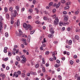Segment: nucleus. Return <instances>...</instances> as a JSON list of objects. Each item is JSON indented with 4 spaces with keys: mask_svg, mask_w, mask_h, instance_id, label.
<instances>
[{
    "mask_svg": "<svg viewBox=\"0 0 80 80\" xmlns=\"http://www.w3.org/2000/svg\"><path fill=\"white\" fill-rule=\"evenodd\" d=\"M28 29H29V30H32V29H33V27L32 26H31V25L30 24H28V27L27 28H25V29L26 30H27Z\"/></svg>",
    "mask_w": 80,
    "mask_h": 80,
    "instance_id": "obj_1",
    "label": "nucleus"
},
{
    "mask_svg": "<svg viewBox=\"0 0 80 80\" xmlns=\"http://www.w3.org/2000/svg\"><path fill=\"white\" fill-rule=\"evenodd\" d=\"M59 22V19H58V18L56 17L55 18V20L54 21V23L55 25H58Z\"/></svg>",
    "mask_w": 80,
    "mask_h": 80,
    "instance_id": "obj_2",
    "label": "nucleus"
},
{
    "mask_svg": "<svg viewBox=\"0 0 80 80\" xmlns=\"http://www.w3.org/2000/svg\"><path fill=\"white\" fill-rule=\"evenodd\" d=\"M68 20V17L67 16L65 15L64 16V21L67 22Z\"/></svg>",
    "mask_w": 80,
    "mask_h": 80,
    "instance_id": "obj_3",
    "label": "nucleus"
},
{
    "mask_svg": "<svg viewBox=\"0 0 80 80\" xmlns=\"http://www.w3.org/2000/svg\"><path fill=\"white\" fill-rule=\"evenodd\" d=\"M50 32H51V33H55V31H53V27H52L50 28Z\"/></svg>",
    "mask_w": 80,
    "mask_h": 80,
    "instance_id": "obj_4",
    "label": "nucleus"
},
{
    "mask_svg": "<svg viewBox=\"0 0 80 80\" xmlns=\"http://www.w3.org/2000/svg\"><path fill=\"white\" fill-rule=\"evenodd\" d=\"M7 50H8V48L5 47L4 48V53H7Z\"/></svg>",
    "mask_w": 80,
    "mask_h": 80,
    "instance_id": "obj_5",
    "label": "nucleus"
},
{
    "mask_svg": "<svg viewBox=\"0 0 80 80\" xmlns=\"http://www.w3.org/2000/svg\"><path fill=\"white\" fill-rule=\"evenodd\" d=\"M22 61L21 62L22 63H24V62H26L27 61V60L26 59V58H23L22 60Z\"/></svg>",
    "mask_w": 80,
    "mask_h": 80,
    "instance_id": "obj_6",
    "label": "nucleus"
},
{
    "mask_svg": "<svg viewBox=\"0 0 80 80\" xmlns=\"http://www.w3.org/2000/svg\"><path fill=\"white\" fill-rule=\"evenodd\" d=\"M6 17L7 19H9L10 18V14L8 13H7L6 14Z\"/></svg>",
    "mask_w": 80,
    "mask_h": 80,
    "instance_id": "obj_7",
    "label": "nucleus"
},
{
    "mask_svg": "<svg viewBox=\"0 0 80 80\" xmlns=\"http://www.w3.org/2000/svg\"><path fill=\"white\" fill-rule=\"evenodd\" d=\"M15 24L17 25L18 26L20 25V21L19 20H17V23H15Z\"/></svg>",
    "mask_w": 80,
    "mask_h": 80,
    "instance_id": "obj_8",
    "label": "nucleus"
},
{
    "mask_svg": "<svg viewBox=\"0 0 80 80\" xmlns=\"http://www.w3.org/2000/svg\"><path fill=\"white\" fill-rule=\"evenodd\" d=\"M28 27V25H27V24L26 23H24L23 24V27H24V28H27V27Z\"/></svg>",
    "mask_w": 80,
    "mask_h": 80,
    "instance_id": "obj_9",
    "label": "nucleus"
},
{
    "mask_svg": "<svg viewBox=\"0 0 80 80\" xmlns=\"http://www.w3.org/2000/svg\"><path fill=\"white\" fill-rule=\"evenodd\" d=\"M3 20H4V19H3V18L2 16H0V22L1 23H2V21H3Z\"/></svg>",
    "mask_w": 80,
    "mask_h": 80,
    "instance_id": "obj_10",
    "label": "nucleus"
},
{
    "mask_svg": "<svg viewBox=\"0 0 80 80\" xmlns=\"http://www.w3.org/2000/svg\"><path fill=\"white\" fill-rule=\"evenodd\" d=\"M53 33H52L51 34H49L48 37L49 38H53Z\"/></svg>",
    "mask_w": 80,
    "mask_h": 80,
    "instance_id": "obj_11",
    "label": "nucleus"
},
{
    "mask_svg": "<svg viewBox=\"0 0 80 80\" xmlns=\"http://www.w3.org/2000/svg\"><path fill=\"white\" fill-rule=\"evenodd\" d=\"M2 25H0V32H2V29H3Z\"/></svg>",
    "mask_w": 80,
    "mask_h": 80,
    "instance_id": "obj_12",
    "label": "nucleus"
},
{
    "mask_svg": "<svg viewBox=\"0 0 80 80\" xmlns=\"http://www.w3.org/2000/svg\"><path fill=\"white\" fill-rule=\"evenodd\" d=\"M35 11H36V13L37 14H38V12H39V10H38V8H35Z\"/></svg>",
    "mask_w": 80,
    "mask_h": 80,
    "instance_id": "obj_13",
    "label": "nucleus"
},
{
    "mask_svg": "<svg viewBox=\"0 0 80 80\" xmlns=\"http://www.w3.org/2000/svg\"><path fill=\"white\" fill-rule=\"evenodd\" d=\"M59 66H60V64H56L54 65V66L56 68H58V67H59Z\"/></svg>",
    "mask_w": 80,
    "mask_h": 80,
    "instance_id": "obj_14",
    "label": "nucleus"
},
{
    "mask_svg": "<svg viewBox=\"0 0 80 80\" xmlns=\"http://www.w3.org/2000/svg\"><path fill=\"white\" fill-rule=\"evenodd\" d=\"M11 15L12 17H16V16H17V15H16V14L13 13H12L11 14Z\"/></svg>",
    "mask_w": 80,
    "mask_h": 80,
    "instance_id": "obj_15",
    "label": "nucleus"
},
{
    "mask_svg": "<svg viewBox=\"0 0 80 80\" xmlns=\"http://www.w3.org/2000/svg\"><path fill=\"white\" fill-rule=\"evenodd\" d=\"M16 59L17 60V61H18V62H20V58L18 56L16 57Z\"/></svg>",
    "mask_w": 80,
    "mask_h": 80,
    "instance_id": "obj_16",
    "label": "nucleus"
},
{
    "mask_svg": "<svg viewBox=\"0 0 80 80\" xmlns=\"http://www.w3.org/2000/svg\"><path fill=\"white\" fill-rule=\"evenodd\" d=\"M60 2H58V4H57V6L56 7V8H59V7H60Z\"/></svg>",
    "mask_w": 80,
    "mask_h": 80,
    "instance_id": "obj_17",
    "label": "nucleus"
},
{
    "mask_svg": "<svg viewBox=\"0 0 80 80\" xmlns=\"http://www.w3.org/2000/svg\"><path fill=\"white\" fill-rule=\"evenodd\" d=\"M35 30H33V31L31 30H30V32H31L30 34L31 35H32L34 32H35Z\"/></svg>",
    "mask_w": 80,
    "mask_h": 80,
    "instance_id": "obj_18",
    "label": "nucleus"
},
{
    "mask_svg": "<svg viewBox=\"0 0 80 80\" xmlns=\"http://www.w3.org/2000/svg\"><path fill=\"white\" fill-rule=\"evenodd\" d=\"M72 40H70L69 41L68 44L69 45H72Z\"/></svg>",
    "mask_w": 80,
    "mask_h": 80,
    "instance_id": "obj_19",
    "label": "nucleus"
},
{
    "mask_svg": "<svg viewBox=\"0 0 80 80\" xmlns=\"http://www.w3.org/2000/svg\"><path fill=\"white\" fill-rule=\"evenodd\" d=\"M30 36H28V42H30Z\"/></svg>",
    "mask_w": 80,
    "mask_h": 80,
    "instance_id": "obj_20",
    "label": "nucleus"
},
{
    "mask_svg": "<svg viewBox=\"0 0 80 80\" xmlns=\"http://www.w3.org/2000/svg\"><path fill=\"white\" fill-rule=\"evenodd\" d=\"M4 11L5 12H8V8L6 7L4 8Z\"/></svg>",
    "mask_w": 80,
    "mask_h": 80,
    "instance_id": "obj_21",
    "label": "nucleus"
},
{
    "mask_svg": "<svg viewBox=\"0 0 80 80\" xmlns=\"http://www.w3.org/2000/svg\"><path fill=\"white\" fill-rule=\"evenodd\" d=\"M19 34H20V35H22V34H23V32H22V30H19Z\"/></svg>",
    "mask_w": 80,
    "mask_h": 80,
    "instance_id": "obj_22",
    "label": "nucleus"
},
{
    "mask_svg": "<svg viewBox=\"0 0 80 80\" xmlns=\"http://www.w3.org/2000/svg\"><path fill=\"white\" fill-rule=\"evenodd\" d=\"M8 55L9 57H11L12 56V53L10 51L8 52Z\"/></svg>",
    "mask_w": 80,
    "mask_h": 80,
    "instance_id": "obj_23",
    "label": "nucleus"
},
{
    "mask_svg": "<svg viewBox=\"0 0 80 80\" xmlns=\"http://www.w3.org/2000/svg\"><path fill=\"white\" fill-rule=\"evenodd\" d=\"M61 3H63V4L65 3L66 2L64 0H61Z\"/></svg>",
    "mask_w": 80,
    "mask_h": 80,
    "instance_id": "obj_24",
    "label": "nucleus"
},
{
    "mask_svg": "<svg viewBox=\"0 0 80 80\" xmlns=\"http://www.w3.org/2000/svg\"><path fill=\"white\" fill-rule=\"evenodd\" d=\"M71 4V2H68L66 3V5H68H68H70Z\"/></svg>",
    "mask_w": 80,
    "mask_h": 80,
    "instance_id": "obj_25",
    "label": "nucleus"
},
{
    "mask_svg": "<svg viewBox=\"0 0 80 80\" xmlns=\"http://www.w3.org/2000/svg\"><path fill=\"white\" fill-rule=\"evenodd\" d=\"M42 63L43 64H45V58H42Z\"/></svg>",
    "mask_w": 80,
    "mask_h": 80,
    "instance_id": "obj_26",
    "label": "nucleus"
},
{
    "mask_svg": "<svg viewBox=\"0 0 80 80\" xmlns=\"http://www.w3.org/2000/svg\"><path fill=\"white\" fill-rule=\"evenodd\" d=\"M75 37L76 39H77V40H79V36H75Z\"/></svg>",
    "mask_w": 80,
    "mask_h": 80,
    "instance_id": "obj_27",
    "label": "nucleus"
},
{
    "mask_svg": "<svg viewBox=\"0 0 80 80\" xmlns=\"http://www.w3.org/2000/svg\"><path fill=\"white\" fill-rule=\"evenodd\" d=\"M58 78L59 80H62V76L60 75L58 76Z\"/></svg>",
    "mask_w": 80,
    "mask_h": 80,
    "instance_id": "obj_28",
    "label": "nucleus"
},
{
    "mask_svg": "<svg viewBox=\"0 0 80 80\" xmlns=\"http://www.w3.org/2000/svg\"><path fill=\"white\" fill-rule=\"evenodd\" d=\"M46 40V39H45V38H44V39H43V41H42V43H44L45 42H47V41L46 40Z\"/></svg>",
    "mask_w": 80,
    "mask_h": 80,
    "instance_id": "obj_29",
    "label": "nucleus"
},
{
    "mask_svg": "<svg viewBox=\"0 0 80 80\" xmlns=\"http://www.w3.org/2000/svg\"><path fill=\"white\" fill-rule=\"evenodd\" d=\"M17 73V72H15L13 74V75L12 76L13 77H15Z\"/></svg>",
    "mask_w": 80,
    "mask_h": 80,
    "instance_id": "obj_30",
    "label": "nucleus"
},
{
    "mask_svg": "<svg viewBox=\"0 0 80 80\" xmlns=\"http://www.w3.org/2000/svg\"><path fill=\"white\" fill-rule=\"evenodd\" d=\"M5 36L6 37H8V32H6V33H5Z\"/></svg>",
    "mask_w": 80,
    "mask_h": 80,
    "instance_id": "obj_31",
    "label": "nucleus"
},
{
    "mask_svg": "<svg viewBox=\"0 0 80 80\" xmlns=\"http://www.w3.org/2000/svg\"><path fill=\"white\" fill-rule=\"evenodd\" d=\"M22 77H25V74L24 73H22Z\"/></svg>",
    "mask_w": 80,
    "mask_h": 80,
    "instance_id": "obj_32",
    "label": "nucleus"
},
{
    "mask_svg": "<svg viewBox=\"0 0 80 80\" xmlns=\"http://www.w3.org/2000/svg\"><path fill=\"white\" fill-rule=\"evenodd\" d=\"M35 23L37 24H40V21H35Z\"/></svg>",
    "mask_w": 80,
    "mask_h": 80,
    "instance_id": "obj_33",
    "label": "nucleus"
},
{
    "mask_svg": "<svg viewBox=\"0 0 80 80\" xmlns=\"http://www.w3.org/2000/svg\"><path fill=\"white\" fill-rule=\"evenodd\" d=\"M22 41H23V42H24V43L25 42H27V39L25 38H23L22 39Z\"/></svg>",
    "mask_w": 80,
    "mask_h": 80,
    "instance_id": "obj_34",
    "label": "nucleus"
},
{
    "mask_svg": "<svg viewBox=\"0 0 80 80\" xmlns=\"http://www.w3.org/2000/svg\"><path fill=\"white\" fill-rule=\"evenodd\" d=\"M70 8V6H68L65 7V9L66 10H67V9H68V8Z\"/></svg>",
    "mask_w": 80,
    "mask_h": 80,
    "instance_id": "obj_35",
    "label": "nucleus"
},
{
    "mask_svg": "<svg viewBox=\"0 0 80 80\" xmlns=\"http://www.w3.org/2000/svg\"><path fill=\"white\" fill-rule=\"evenodd\" d=\"M43 19L44 20H47L48 18L46 17H43Z\"/></svg>",
    "mask_w": 80,
    "mask_h": 80,
    "instance_id": "obj_36",
    "label": "nucleus"
},
{
    "mask_svg": "<svg viewBox=\"0 0 80 80\" xmlns=\"http://www.w3.org/2000/svg\"><path fill=\"white\" fill-rule=\"evenodd\" d=\"M52 4H53V2H50L49 4V7H51V6H52Z\"/></svg>",
    "mask_w": 80,
    "mask_h": 80,
    "instance_id": "obj_37",
    "label": "nucleus"
},
{
    "mask_svg": "<svg viewBox=\"0 0 80 80\" xmlns=\"http://www.w3.org/2000/svg\"><path fill=\"white\" fill-rule=\"evenodd\" d=\"M45 67H43L42 68V72H45Z\"/></svg>",
    "mask_w": 80,
    "mask_h": 80,
    "instance_id": "obj_38",
    "label": "nucleus"
},
{
    "mask_svg": "<svg viewBox=\"0 0 80 80\" xmlns=\"http://www.w3.org/2000/svg\"><path fill=\"white\" fill-rule=\"evenodd\" d=\"M5 78V75L4 74L2 76V80H3Z\"/></svg>",
    "mask_w": 80,
    "mask_h": 80,
    "instance_id": "obj_39",
    "label": "nucleus"
},
{
    "mask_svg": "<svg viewBox=\"0 0 80 80\" xmlns=\"http://www.w3.org/2000/svg\"><path fill=\"white\" fill-rule=\"evenodd\" d=\"M49 53H50L49 51H47L45 52V55H48V54H49Z\"/></svg>",
    "mask_w": 80,
    "mask_h": 80,
    "instance_id": "obj_40",
    "label": "nucleus"
},
{
    "mask_svg": "<svg viewBox=\"0 0 80 80\" xmlns=\"http://www.w3.org/2000/svg\"><path fill=\"white\" fill-rule=\"evenodd\" d=\"M70 62L71 65H73V61L72 60L70 61Z\"/></svg>",
    "mask_w": 80,
    "mask_h": 80,
    "instance_id": "obj_41",
    "label": "nucleus"
},
{
    "mask_svg": "<svg viewBox=\"0 0 80 80\" xmlns=\"http://www.w3.org/2000/svg\"><path fill=\"white\" fill-rule=\"evenodd\" d=\"M56 63H60V61L59 60L57 59L56 60Z\"/></svg>",
    "mask_w": 80,
    "mask_h": 80,
    "instance_id": "obj_42",
    "label": "nucleus"
},
{
    "mask_svg": "<svg viewBox=\"0 0 80 80\" xmlns=\"http://www.w3.org/2000/svg\"><path fill=\"white\" fill-rule=\"evenodd\" d=\"M17 73L18 75H20V74H21V71H18L17 72Z\"/></svg>",
    "mask_w": 80,
    "mask_h": 80,
    "instance_id": "obj_43",
    "label": "nucleus"
},
{
    "mask_svg": "<svg viewBox=\"0 0 80 80\" xmlns=\"http://www.w3.org/2000/svg\"><path fill=\"white\" fill-rule=\"evenodd\" d=\"M39 67V65L38 64H36L35 65V67L36 68H38Z\"/></svg>",
    "mask_w": 80,
    "mask_h": 80,
    "instance_id": "obj_44",
    "label": "nucleus"
},
{
    "mask_svg": "<svg viewBox=\"0 0 80 80\" xmlns=\"http://www.w3.org/2000/svg\"><path fill=\"white\" fill-rule=\"evenodd\" d=\"M8 60V58H5L4 59V61H7Z\"/></svg>",
    "mask_w": 80,
    "mask_h": 80,
    "instance_id": "obj_45",
    "label": "nucleus"
},
{
    "mask_svg": "<svg viewBox=\"0 0 80 80\" xmlns=\"http://www.w3.org/2000/svg\"><path fill=\"white\" fill-rule=\"evenodd\" d=\"M15 8H16V10H19V6H16L15 7Z\"/></svg>",
    "mask_w": 80,
    "mask_h": 80,
    "instance_id": "obj_46",
    "label": "nucleus"
},
{
    "mask_svg": "<svg viewBox=\"0 0 80 80\" xmlns=\"http://www.w3.org/2000/svg\"><path fill=\"white\" fill-rule=\"evenodd\" d=\"M55 12H56V9H54L52 10V12L54 13H55Z\"/></svg>",
    "mask_w": 80,
    "mask_h": 80,
    "instance_id": "obj_47",
    "label": "nucleus"
},
{
    "mask_svg": "<svg viewBox=\"0 0 80 80\" xmlns=\"http://www.w3.org/2000/svg\"><path fill=\"white\" fill-rule=\"evenodd\" d=\"M2 68H5V65L4 64H3L2 65Z\"/></svg>",
    "mask_w": 80,
    "mask_h": 80,
    "instance_id": "obj_48",
    "label": "nucleus"
},
{
    "mask_svg": "<svg viewBox=\"0 0 80 80\" xmlns=\"http://www.w3.org/2000/svg\"><path fill=\"white\" fill-rule=\"evenodd\" d=\"M62 13L63 14H65V15L67 14V12L66 11H63Z\"/></svg>",
    "mask_w": 80,
    "mask_h": 80,
    "instance_id": "obj_49",
    "label": "nucleus"
},
{
    "mask_svg": "<svg viewBox=\"0 0 80 80\" xmlns=\"http://www.w3.org/2000/svg\"><path fill=\"white\" fill-rule=\"evenodd\" d=\"M63 25V23L62 22H59V25L60 26H62Z\"/></svg>",
    "mask_w": 80,
    "mask_h": 80,
    "instance_id": "obj_50",
    "label": "nucleus"
},
{
    "mask_svg": "<svg viewBox=\"0 0 80 80\" xmlns=\"http://www.w3.org/2000/svg\"><path fill=\"white\" fill-rule=\"evenodd\" d=\"M52 57H55V52L52 53Z\"/></svg>",
    "mask_w": 80,
    "mask_h": 80,
    "instance_id": "obj_51",
    "label": "nucleus"
},
{
    "mask_svg": "<svg viewBox=\"0 0 80 80\" xmlns=\"http://www.w3.org/2000/svg\"><path fill=\"white\" fill-rule=\"evenodd\" d=\"M27 75L28 77H30V73L29 72H28L27 73Z\"/></svg>",
    "mask_w": 80,
    "mask_h": 80,
    "instance_id": "obj_52",
    "label": "nucleus"
},
{
    "mask_svg": "<svg viewBox=\"0 0 80 80\" xmlns=\"http://www.w3.org/2000/svg\"><path fill=\"white\" fill-rule=\"evenodd\" d=\"M18 52H19V49H17L16 52V53L17 54V53H18Z\"/></svg>",
    "mask_w": 80,
    "mask_h": 80,
    "instance_id": "obj_53",
    "label": "nucleus"
},
{
    "mask_svg": "<svg viewBox=\"0 0 80 80\" xmlns=\"http://www.w3.org/2000/svg\"><path fill=\"white\" fill-rule=\"evenodd\" d=\"M43 13H44L45 14H46V15H47L48 14V12H47L45 11L43 12Z\"/></svg>",
    "mask_w": 80,
    "mask_h": 80,
    "instance_id": "obj_54",
    "label": "nucleus"
},
{
    "mask_svg": "<svg viewBox=\"0 0 80 80\" xmlns=\"http://www.w3.org/2000/svg\"><path fill=\"white\" fill-rule=\"evenodd\" d=\"M57 3H54V5H53V7H57Z\"/></svg>",
    "mask_w": 80,
    "mask_h": 80,
    "instance_id": "obj_55",
    "label": "nucleus"
},
{
    "mask_svg": "<svg viewBox=\"0 0 80 80\" xmlns=\"http://www.w3.org/2000/svg\"><path fill=\"white\" fill-rule=\"evenodd\" d=\"M14 14H16V15H17V11L16 10H15L14 11Z\"/></svg>",
    "mask_w": 80,
    "mask_h": 80,
    "instance_id": "obj_56",
    "label": "nucleus"
},
{
    "mask_svg": "<svg viewBox=\"0 0 80 80\" xmlns=\"http://www.w3.org/2000/svg\"><path fill=\"white\" fill-rule=\"evenodd\" d=\"M40 50H41V51H42V50H43V47L42 46H41L40 48Z\"/></svg>",
    "mask_w": 80,
    "mask_h": 80,
    "instance_id": "obj_57",
    "label": "nucleus"
},
{
    "mask_svg": "<svg viewBox=\"0 0 80 80\" xmlns=\"http://www.w3.org/2000/svg\"><path fill=\"white\" fill-rule=\"evenodd\" d=\"M11 23L12 24H13V20H11Z\"/></svg>",
    "mask_w": 80,
    "mask_h": 80,
    "instance_id": "obj_58",
    "label": "nucleus"
},
{
    "mask_svg": "<svg viewBox=\"0 0 80 80\" xmlns=\"http://www.w3.org/2000/svg\"><path fill=\"white\" fill-rule=\"evenodd\" d=\"M51 79V77H48L47 78V80H49Z\"/></svg>",
    "mask_w": 80,
    "mask_h": 80,
    "instance_id": "obj_59",
    "label": "nucleus"
},
{
    "mask_svg": "<svg viewBox=\"0 0 80 80\" xmlns=\"http://www.w3.org/2000/svg\"><path fill=\"white\" fill-rule=\"evenodd\" d=\"M29 12H33V10L32 9H30L29 10Z\"/></svg>",
    "mask_w": 80,
    "mask_h": 80,
    "instance_id": "obj_60",
    "label": "nucleus"
},
{
    "mask_svg": "<svg viewBox=\"0 0 80 80\" xmlns=\"http://www.w3.org/2000/svg\"><path fill=\"white\" fill-rule=\"evenodd\" d=\"M13 10V8L12 7H11L9 8V11H11Z\"/></svg>",
    "mask_w": 80,
    "mask_h": 80,
    "instance_id": "obj_61",
    "label": "nucleus"
},
{
    "mask_svg": "<svg viewBox=\"0 0 80 80\" xmlns=\"http://www.w3.org/2000/svg\"><path fill=\"white\" fill-rule=\"evenodd\" d=\"M49 60L50 61H53V58H51L49 59Z\"/></svg>",
    "mask_w": 80,
    "mask_h": 80,
    "instance_id": "obj_62",
    "label": "nucleus"
},
{
    "mask_svg": "<svg viewBox=\"0 0 80 80\" xmlns=\"http://www.w3.org/2000/svg\"><path fill=\"white\" fill-rule=\"evenodd\" d=\"M21 47L22 48H24L25 47V46H24V45H23V44H21Z\"/></svg>",
    "mask_w": 80,
    "mask_h": 80,
    "instance_id": "obj_63",
    "label": "nucleus"
},
{
    "mask_svg": "<svg viewBox=\"0 0 80 80\" xmlns=\"http://www.w3.org/2000/svg\"><path fill=\"white\" fill-rule=\"evenodd\" d=\"M24 10H25V8H22V10H21V12H23V11H24Z\"/></svg>",
    "mask_w": 80,
    "mask_h": 80,
    "instance_id": "obj_64",
    "label": "nucleus"
}]
</instances>
